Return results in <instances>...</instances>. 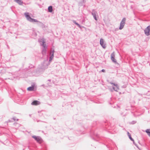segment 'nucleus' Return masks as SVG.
Instances as JSON below:
<instances>
[{
	"instance_id": "5",
	"label": "nucleus",
	"mask_w": 150,
	"mask_h": 150,
	"mask_svg": "<svg viewBox=\"0 0 150 150\" xmlns=\"http://www.w3.org/2000/svg\"><path fill=\"white\" fill-rule=\"evenodd\" d=\"M45 42L44 40H42V45L43 46V48L42 50V52L43 54L46 53V50L45 47Z\"/></svg>"
},
{
	"instance_id": "21",
	"label": "nucleus",
	"mask_w": 150,
	"mask_h": 150,
	"mask_svg": "<svg viewBox=\"0 0 150 150\" xmlns=\"http://www.w3.org/2000/svg\"><path fill=\"white\" fill-rule=\"evenodd\" d=\"M55 52V51L54 50H52V53H54V52Z\"/></svg>"
},
{
	"instance_id": "11",
	"label": "nucleus",
	"mask_w": 150,
	"mask_h": 150,
	"mask_svg": "<svg viewBox=\"0 0 150 150\" xmlns=\"http://www.w3.org/2000/svg\"><path fill=\"white\" fill-rule=\"evenodd\" d=\"M15 2L20 5H22L23 2L22 0H14Z\"/></svg>"
},
{
	"instance_id": "14",
	"label": "nucleus",
	"mask_w": 150,
	"mask_h": 150,
	"mask_svg": "<svg viewBox=\"0 0 150 150\" xmlns=\"http://www.w3.org/2000/svg\"><path fill=\"white\" fill-rule=\"evenodd\" d=\"M84 0H82L79 3V6H81L83 5L84 3Z\"/></svg>"
},
{
	"instance_id": "24",
	"label": "nucleus",
	"mask_w": 150,
	"mask_h": 150,
	"mask_svg": "<svg viewBox=\"0 0 150 150\" xmlns=\"http://www.w3.org/2000/svg\"><path fill=\"white\" fill-rule=\"evenodd\" d=\"M128 136V137H131V134H130V135H129V136Z\"/></svg>"
},
{
	"instance_id": "9",
	"label": "nucleus",
	"mask_w": 150,
	"mask_h": 150,
	"mask_svg": "<svg viewBox=\"0 0 150 150\" xmlns=\"http://www.w3.org/2000/svg\"><path fill=\"white\" fill-rule=\"evenodd\" d=\"M111 59L112 61L114 62H116V60L115 58V55L113 53H112L111 55Z\"/></svg>"
},
{
	"instance_id": "6",
	"label": "nucleus",
	"mask_w": 150,
	"mask_h": 150,
	"mask_svg": "<svg viewBox=\"0 0 150 150\" xmlns=\"http://www.w3.org/2000/svg\"><path fill=\"white\" fill-rule=\"evenodd\" d=\"M32 137L38 142H40L42 141V139L40 137L33 136H32Z\"/></svg>"
},
{
	"instance_id": "23",
	"label": "nucleus",
	"mask_w": 150,
	"mask_h": 150,
	"mask_svg": "<svg viewBox=\"0 0 150 150\" xmlns=\"http://www.w3.org/2000/svg\"><path fill=\"white\" fill-rule=\"evenodd\" d=\"M127 134H128V136H129V135H130V134L128 132H127Z\"/></svg>"
},
{
	"instance_id": "8",
	"label": "nucleus",
	"mask_w": 150,
	"mask_h": 150,
	"mask_svg": "<svg viewBox=\"0 0 150 150\" xmlns=\"http://www.w3.org/2000/svg\"><path fill=\"white\" fill-rule=\"evenodd\" d=\"M31 105H37L40 104V102L38 100H34L31 103Z\"/></svg>"
},
{
	"instance_id": "12",
	"label": "nucleus",
	"mask_w": 150,
	"mask_h": 150,
	"mask_svg": "<svg viewBox=\"0 0 150 150\" xmlns=\"http://www.w3.org/2000/svg\"><path fill=\"white\" fill-rule=\"evenodd\" d=\"M50 55L49 58V61L50 62L51 61L52 59L53 58V57H54V54L53 53H50Z\"/></svg>"
},
{
	"instance_id": "13",
	"label": "nucleus",
	"mask_w": 150,
	"mask_h": 150,
	"mask_svg": "<svg viewBox=\"0 0 150 150\" xmlns=\"http://www.w3.org/2000/svg\"><path fill=\"white\" fill-rule=\"evenodd\" d=\"M125 25V24L122 23H120V26L119 28V29L120 30L122 29L124 26Z\"/></svg>"
},
{
	"instance_id": "10",
	"label": "nucleus",
	"mask_w": 150,
	"mask_h": 150,
	"mask_svg": "<svg viewBox=\"0 0 150 150\" xmlns=\"http://www.w3.org/2000/svg\"><path fill=\"white\" fill-rule=\"evenodd\" d=\"M53 11V7L52 6H50L48 7V11L50 13H52Z\"/></svg>"
},
{
	"instance_id": "15",
	"label": "nucleus",
	"mask_w": 150,
	"mask_h": 150,
	"mask_svg": "<svg viewBox=\"0 0 150 150\" xmlns=\"http://www.w3.org/2000/svg\"><path fill=\"white\" fill-rule=\"evenodd\" d=\"M34 86H32L31 87H30L28 88L27 90L29 91H32L34 89Z\"/></svg>"
},
{
	"instance_id": "2",
	"label": "nucleus",
	"mask_w": 150,
	"mask_h": 150,
	"mask_svg": "<svg viewBox=\"0 0 150 150\" xmlns=\"http://www.w3.org/2000/svg\"><path fill=\"white\" fill-rule=\"evenodd\" d=\"M110 87H112L113 90L116 91H118L119 89L117 85L115 83H111Z\"/></svg>"
},
{
	"instance_id": "22",
	"label": "nucleus",
	"mask_w": 150,
	"mask_h": 150,
	"mask_svg": "<svg viewBox=\"0 0 150 150\" xmlns=\"http://www.w3.org/2000/svg\"><path fill=\"white\" fill-rule=\"evenodd\" d=\"M102 71L103 72H105V70H104V69H102Z\"/></svg>"
},
{
	"instance_id": "3",
	"label": "nucleus",
	"mask_w": 150,
	"mask_h": 150,
	"mask_svg": "<svg viewBox=\"0 0 150 150\" xmlns=\"http://www.w3.org/2000/svg\"><path fill=\"white\" fill-rule=\"evenodd\" d=\"M145 35L146 36L150 35V25L148 26L144 30Z\"/></svg>"
},
{
	"instance_id": "7",
	"label": "nucleus",
	"mask_w": 150,
	"mask_h": 150,
	"mask_svg": "<svg viewBox=\"0 0 150 150\" xmlns=\"http://www.w3.org/2000/svg\"><path fill=\"white\" fill-rule=\"evenodd\" d=\"M97 13L96 11H95V10L94 9H93L92 11L91 14L92 15H93L94 19L96 21L97 20V19L96 17V14Z\"/></svg>"
},
{
	"instance_id": "17",
	"label": "nucleus",
	"mask_w": 150,
	"mask_h": 150,
	"mask_svg": "<svg viewBox=\"0 0 150 150\" xmlns=\"http://www.w3.org/2000/svg\"><path fill=\"white\" fill-rule=\"evenodd\" d=\"M73 22L78 27H80V25L78 23L76 22L75 20H73Z\"/></svg>"
},
{
	"instance_id": "18",
	"label": "nucleus",
	"mask_w": 150,
	"mask_h": 150,
	"mask_svg": "<svg viewBox=\"0 0 150 150\" xmlns=\"http://www.w3.org/2000/svg\"><path fill=\"white\" fill-rule=\"evenodd\" d=\"M146 131L149 135L150 136V129H147L146 130Z\"/></svg>"
},
{
	"instance_id": "19",
	"label": "nucleus",
	"mask_w": 150,
	"mask_h": 150,
	"mask_svg": "<svg viewBox=\"0 0 150 150\" xmlns=\"http://www.w3.org/2000/svg\"><path fill=\"white\" fill-rule=\"evenodd\" d=\"M129 138L131 140H132V141H133V142H134V140H133V139L132 138V137H129Z\"/></svg>"
},
{
	"instance_id": "20",
	"label": "nucleus",
	"mask_w": 150,
	"mask_h": 150,
	"mask_svg": "<svg viewBox=\"0 0 150 150\" xmlns=\"http://www.w3.org/2000/svg\"><path fill=\"white\" fill-rule=\"evenodd\" d=\"M79 28L81 29L82 28H84V27L82 26H81L80 25V27H79Z\"/></svg>"
},
{
	"instance_id": "16",
	"label": "nucleus",
	"mask_w": 150,
	"mask_h": 150,
	"mask_svg": "<svg viewBox=\"0 0 150 150\" xmlns=\"http://www.w3.org/2000/svg\"><path fill=\"white\" fill-rule=\"evenodd\" d=\"M126 21V18H123L120 23H123L124 24H125Z\"/></svg>"
},
{
	"instance_id": "1",
	"label": "nucleus",
	"mask_w": 150,
	"mask_h": 150,
	"mask_svg": "<svg viewBox=\"0 0 150 150\" xmlns=\"http://www.w3.org/2000/svg\"><path fill=\"white\" fill-rule=\"evenodd\" d=\"M24 15L27 20L31 23L37 22V24L39 26L42 27L43 25V24L41 22L38 21L37 20L31 17L29 13L28 12H25L24 13Z\"/></svg>"
},
{
	"instance_id": "4",
	"label": "nucleus",
	"mask_w": 150,
	"mask_h": 150,
	"mask_svg": "<svg viewBox=\"0 0 150 150\" xmlns=\"http://www.w3.org/2000/svg\"><path fill=\"white\" fill-rule=\"evenodd\" d=\"M100 44L101 47L104 49L106 47V44L104 43V41L103 38H101L100 41Z\"/></svg>"
}]
</instances>
